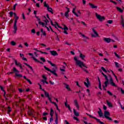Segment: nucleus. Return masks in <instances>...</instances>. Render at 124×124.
Wrapping results in <instances>:
<instances>
[{
  "label": "nucleus",
  "instance_id": "nucleus-53",
  "mask_svg": "<svg viewBox=\"0 0 124 124\" xmlns=\"http://www.w3.org/2000/svg\"><path fill=\"white\" fill-rule=\"evenodd\" d=\"M108 24H112V23H113V20H108Z\"/></svg>",
  "mask_w": 124,
  "mask_h": 124
},
{
  "label": "nucleus",
  "instance_id": "nucleus-29",
  "mask_svg": "<svg viewBox=\"0 0 124 124\" xmlns=\"http://www.w3.org/2000/svg\"><path fill=\"white\" fill-rule=\"evenodd\" d=\"M53 115H54V110H53V108H51L50 115L51 116V117H53Z\"/></svg>",
  "mask_w": 124,
  "mask_h": 124
},
{
  "label": "nucleus",
  "instance_id": "nucleus-18",
  "mask_svg": "<svg viewBox=\"0 0 124 124\" xmlns=\"http://www.w3.org/2000/svg\"><path fill=\"white\" fill-rule=\"evenodd\" d=\"M32 58L33 59V60H34V61H35L37 62H40V63H41V64H43V62H42L39 61L38 60H37V59L35 58L34 57H32Z\"/></svg>",
  "mask_w": 124,
  "mask_h": 124
},
{
  "label": "nucleus",
  "instance_id": "nucleus-39",
  "mask_svg": "<svg viewBox=\"0 0 124 124\" xmlns=\"http://www.w3.org/2000/svg\"><path fill=\"white\" fill-rule=\"evenodd\" d=\"M73 13L74 14H75V15H76V16H77V17H78L79 15H78V14H77V13H76V12H75V10H73V11H72Z\"/></svg>",
  "mask_w": 124,
  "mask_h": 124
},
{
  "label": "nucleus",
  "instance_id": "nucleus-5",
  "mask_svg": "<svg viewBox=\"0 0 124 124\" xmlns=\"http://www.w3.org/2000/svg\"><path fill=\"white\" fill-rule=\"evenodd\" d=\"M96 17H97V19H98L99 21H102L103 20L105 19V17L104 16H101L97 14V13H96Z\"/></svg>",
  "mask_w": 124,
  "mask_h": 124
},
{
  "label": "nucleus",
  "instance_id": "nucleus-32",
  "mask_svg": "<svg viewBox=\"0 0 124 124\" xmlns=\"http://www.w3.org/2000/svg\"><path fill=\"white\" fill-rule=\"evenodd\" d=\"M47 62H48V63H50L51 66H55V64L52 63V62H51V61H47Z\"/></svg>",
  "mask_w": 124,
  "mask_h": 124
},
{
  "label": "nucleus",
  "instance_id": "nucleus-62",
  "mask_svg": "<svg viewBox=\"0 0 124 124\" xmlns=\"http://www.w3.org/2000/svg\"><path fill=\"white\" fill-rule=\"evenodd\" d=\"M74 120H76V121H77V122H79V119H78V118H77V117H74Z\"/></svg>",
  "mask_w": 124,
  "mask_h": 124
},
{
  "label": "nucleus",
  "instance_id": "nucleus-21",
  "mask_svg": "<svg viewBox=\"0 0 124 124\" xmlns=\"http://www.w3.org/2000/svg\"><path fill=\"white\" fill-rule=\"evenodd\" d=\"M85 57L86 56L84 54H82V53H80L79 58H80L82 60H84Z\"/></svg>",
  "mask_w": 124,
  "mask_h": 124
},
{
  "label": "nucleus",
  "instance_id": "nucleus-52",
  "mask_svg": "<svg viewBox=\"0 0 124 124\" xmlns=\"http://www.w3.org/2000/svg\"><path fill=\"white\" fill-rule=\"evenodd\" d=\"M9 14H10V17H12V16H13V14H14V13H13V12H10L9 13Z\"/></svg>",
  "mask_w": 124,
  "mask_h": 124
},
{
  "label": "nucleus",
  "instance_id": "nucleus-46",
  "mask_svg": "<svg viewBox=\"0 0 124 124\" xmlns=\"http://www.w3.org/2000/svg\"><path fill=\"white\" fill-rule=\"evenodd\" d=\"M22 16L23 20L26 19V17L25 16V14L24 13H22Z\"/></svg>",
  "mask_w": 124,
  "mask_h": 124
},
{
  "label": "nucleus",
  "instance_id": "nucleus-14",
  "mask_svg": "<svg viewBox=\"0 0 124 124\" xmlns=\"http://www.w3.org/2000/svg\"><path fill=\"white\" fill-rule=\"evenodd\" d=\"M89 5H90L91 8H93V9L97 8V6H95L94 5V4L92 3H89Z\"/></svg>",
  "mask_w": 124,
  "mask_h": 124
},
{
  "label": "nucleus",
  "instance_id": "nucleus-61",
  "mask_svg": "<svg viewBox=\"0 0 124 124\" xmlns=\"http://www.w3.org/2000/svg\"><path fill=\"white\" fill-rule=\"evenodd\" d=\"M103 109H104V110H107V107H106V106H105L104 105V106H103Z\"/></svg>",
  "mask_w": 124,
  "mask_h": 124
},
{
  "label": "nucleus",
  "instance_id": "nucleus-22",
  "mask_svg": "<svg viewBox=\"0 0 124 124\" xmlns=\"http://www.w3.org/2000/svg\"><path fill=\"white\" fill-rule=\"evenodd\" d=\"M15 63L16 65H17V66H21L22 64L20 62H18V61L17 60L15 61Z\"/></svg>",
  "mask_w": 124,
  "mask_h": 124
},
{
  "label": "nucleus",
  "instance_id": "nucleus-33",
  "mask_svg": "<svg viewBox=\"0 0 124 124\" xmlns=\"http://www.w3.org/2000/svg\"><path fill=\"white\" fill-rule=\"evenodd\" d=\"M45 92V95H46V97H49V96H50V95H49V93L46 91H44Z\"/></svg>",
  "mask_w": 124,
  "mask_h": 124
},
{
  "label": "nucleus",
  "instance_id": "nucleus-11",
  "mask_svg": "<svg viewBox=\"0 0 124 124\" xmlns=\"http://www.w3.org/2000/svg\"><path fill=\"white\" fill-rule=\"evenodd\" d=\"M56 24L57 26V27H58V28H60V29H63V30H64V31H68V28H67V27H66V26L64 25V28H62V27L59 26V24H58L57 22H56Z\"/></svg>",
  "mask_w": 124,
  "mask_h": 124
},
{
  "label": "nucleus",
  "instance_id": "nucleus-48",
  "mask_svg": "<svg viewBox=\"0 0 124 124\" xmlns=\"http://www.w3.org/2000/svg\"><path fill=\"white\" fill-rule=\"evenodd\" d=\"M43 79H44V80H46L47 79V78L46 77V76H45V75H43Z\"/></svg>",
  "mask_w": 124,
  "mask_h": 124
},
{
  "label": "nucleus",
  "instance_id": "nucleus-51",
  "mask_svg": "<svg viewBox=\"0 0 124 124\" xmlns=\"http://www.w3.org/2000/svg\"><path fill=\"white\" fill-rule=\"evenodd\" d=\"M15 73V72H14V71H13V72H8L7 73V74L8 75H10V74H13V73Z\"/></svg>",
  "mask_w": 124,
  "mask_h": 124
},
{
  "label": "nucleus",
  "instance_id": "nucleus-16",
  "mask_svg": "<svg viewBox=\"0 0 124 124\" xmlns=\"http://www.w3.org/2000/svg\"><path fill=\"white\" fill-rule=\"evenodd\" d=\"M74 102L75 106L77 107L78 110H79V104H78L77 100H75Z\"/></svg>",
  "mask_w": 124,
  "mask_h": 124
},
{
  "label": "nucleus",
  "instance_id": "nucleus-6",
  "mask_svg": "<svg viewBox=\"0 0 124 124\" xmlns=\"http://www.w3.org/2000/svg\"><path fill=\"white\" fill-rule=\"evenodd\" d=\"M104 77H105V79L106 80L105 81L104 84L105 85V87H107V85L109 84V79H108V77L106 75H104Z\"/></svg>",
  "mask_w": 124,
  "mask_h": 124
},
{
  "label": "nucleus",
  "instance_id": "nucleus-56",
  "mask_svg": "<svg viewBox=\"0 0 124 124\" xmlns=\"http://www.w3.org/2000/svg\"><path fill=\"white\" fill-rule=\"evenodd\" d=\"M115 66H116L117 67H119V63H118V62H115Z\"/></svg>",
  "mask_w": 124,
  "mask_h": 124
},
{
  "label": "nucleus",
  "instance_id": "nucleus-8",
  "mask_svg": "<svg viewBox=\"0 0 124 124\" xmlns=\"http://www.w3.org/2000/svg\"><path fill=\"white\" fill-rule=\"evenodd\" d=\"M86 82H84V85L87 88H89L90 86H91V83H90V81H89V78H86Z\"/></svg>",
  "mask_w": 124,
  "mask_h": 124
},
{
  "label": "nucleus",
  "instance_id": "nucleus-20",
  "mask_svg": "<svg viewBox=\"0 0 124 124\" xmlns=\"http://www.w3.org/2000/svg\"><path fill=\"white\" fill-rule=\"evenodd\" d=\"M65 106L67 107L69 109V110L71 112V108L70 107V106L69 105L67 104V103L66 102H65Z\"/></svg>",
  "mask_w": 124,
  "mask_h": 124
},
{
  "label": "nucleus",
  "instance_id": "nucleus-45",
  "mask_svg": "<svg viewBox=\"0 0 124 124\" xmlns=\"http://www.w3.org/2000/svg\"><path fill=\"white\" fill-rule=\"evenodd\" d=\"M110 85H112L113 87H117V85H116L114 82H110Z\"/></svg>",
  "mask_w": 124,
  "mask_h": 124
},
{
  "label": "nucleus",
  "instance_id": "nucleus-43",
  "mask_svg": "<svg viewBox=\"0 0 124 124\" xmlns=\"http://www.w3.org/2000/svg\"><path fill=\"white\" fill-rule=\"evenodd\" d=\"M40 60H42V62H46V60H45V58H44L43 57H41Z\"/></svg>",
  "mask_w": 124,
  "mask_h": 124
},
{
  "label": "nucleus",
  "instance_id": "nucleus-7",
  "mask_svg": "<svg viewBox=\"0 0 124 124\" xmlns=\"http://www.w3.org/2000/svg\"><path fill=\"white\" fill-rule=\"evenodd\" d=\"M66 8L67 10L65 12L64 14V16H66V18H68V17H69V15H68V13L70 12V9L67 7H66Z\"/></svg>",
  "mask_w": 124,
  "mask_h": 124
},
{
  "label": "nucleus",
  "instance_id": "nucleus-10",
  "mask_svg": "<svg viewBox=\"0 0 124 124\" xmlns=\"http://www.w3.org/2000/svg\"><path fill=\"white\" fill-rule=\"evenodd\" d=\"M50 54H51L52 56H58V55H59V54H58V52H57V51L55 50H50Z\"/></svg>",
  "mask_w": 124,
  "mask_h": 124
},
{
  "label": "nucleus",
  "instance_id": "nucleus-2",
  "mask_svg": "<svg viewBox=\"0 0 124 124\" xmlns=\"http://www.w3.org/2000/svg\"><path fill=\"white\" fill-rule=\"evenodd\" d=\"M104 116L105 118H106V119H107V120H108V121H113V120H112V118L109 117V116H110V112L109 111H105Z\"/></svg>",
  "mask_w": 124,
  "mask_h": 124
},
{
  "label": "nucleus",
  "instance_id": "nucleus-19",
  "mask_svg": "<svg viewBox=\"0 0 124 124\" xmlns=\"http://www.w3.org/2000/svg\"><path fill=\"white\" fill-rule=\"evenodd\" d=\"M98 80L99 82V88L101 91H102V88H101V81H100V79H99V78H98Z\"/></svg>",
  "mask_w": 124,
  "mask_h": 124
},
{
  "label": "nucleus",
  "instance_id": "nucleus-47",
  "mask_svg": "<svg viewBox=\"0 0 124 124\" xmlns=\"http://www.w3.org/2000/svg\"><path fill=\"white\" fill-rule=\"evenodd\" d=\"M17 5H18V4H17V3H16V4L14 5V7H13L14 10H16V6H17Z\"/></svg>",
  "mask_w": 124,
  "mask_h": 124
},
{
  "label": "nucleus",
  "instance_id": "nucleus-54",
  "mask_svg": "<svg viewBox=\"0 0 124 124\" xmlns=\"http://www.w3.org/2000/svg\"><path fill=\"white\" fill-rule=\"evenodd\" d=\"M27 81H28V82L29 83V84H30L31 85V84H32V82H31V80L29 79H27Z\"/></svg>",
  "mask_w": 124,
  "mask_h": 124
},
{
  "label": "nucleus",
  "instance_id": "nucleus-55",
  "mask_svg": "<svg viewBox=\"0 0 124 124\" xmlns=\"http://www.w3.org/2000/svg\"><path fill=\"white\" fill-rule=\"evenodd\" d=\"M114 54L116 56V57H117V58H118V59H120V56H119V55H118V54H117V53L114 52Z\"/></svg>",
  "mask_w": 124,
  "mask_h": 124
},
{
  "label": "nucleus",
  "instance_id": "nucleus-13",
  "mask_svg": "<svg viewBox=\"0 0 124 124\" xmlns=\"http://www.w3.org/2000/svg\"><path fill=\"white\" fill-rule=\"evenodd\" d=\"M104 40L107 43H110L111 42V39L110 38H104Z\"/></svg>",
  "mask_w": 124,
  "mask_h": 124
},
{
  "label": "nucleus",
  "instance_id": "nucleus-28",
  "mask_svg": "<svg viewBox=\"0 0 124 124\" xmlns=\"http://www.w3.org/2000/svg\"><path fill=\"white\" fill-rule=\"evenodd\" d=\"M47 10H48V11H49V12L52 13V14H54V13L52 12L53 9H52V8L49 7L48 8H47Z\"/></svg>",
  "mask_w": 124,
  "mask_h": 124
},
{
  "label": "nucleus",
  "instance_id": "nucleus-35",
  "mask_svg": "<svg viewBox=\"0 0 124 124\" xmlns=\"http://www.w3.org/2000/svg\"><path fill=\"white\" fill-rule=\"evenodd\" d=\"M108 76L109 77L110 83L113 82L114 80H113V78H112V77L110 75H108Z\"/></svg>",
  "mask_w": 124,
  "mask_h": 124
},
{
  "label": "nucleus",
  "instance_id": "nucleus-58",
  "mask_svg": "<svg viewBox=\"0 0 124 124\" xmlns=\"http://www.w3.org/2000/svg\"><path fill=\"white\" fill-rule=\"evenodd\" d=\"M31 32H32V33H35V30H34V29L31 30Z\"/></svg>",
  "mask_w": 124,
  "mask_h": 124
},
{
  "label": "nucleus",
  "instance_id": "nucleus-50",
  "mask_svg": "<svg viewBox=\"0 0 124 124\" xmlns=\"http://www.w3.org/2000/svg\"><path fill=\"white\" fill-rule=\"evenodd\" d=\"M11 110H12L11 108H10V107H8V113L11 112Z\"/></svg>",
  "mask_w": 124,
  "mask_h": 124
},
{
  "label": "nucleus",
  "instance_id": "nucleus-30",
  "mask_svg": "<svg viewBox=\"0 0 124 124\" xmlns=\"http://www.w3.org/2000/svg\"><path fill=\"white\" fill-rule=\"evenodd\" d=\"M44 18H45V20H44V21L46 22V24L47 25L48 23H49V20L47 19L46 16H44Z\"/></svg>",
  "mask_w": 124,
  "mask_h": 124
},
{
  "label": "nucleus",
  "instance_id": "nucleus-25",
  "mask_svg": "<svg viewBox=\"0 0 124 124\" xmlns=\"http://www.w3.org/2000/svg\"><path fill=\"white\" fill-rule=\"evenodd\" d=\"M107 103L108 107H113V105H112V103H111V102H109L108 100L107 101Z\"/></svg>",
  "mask_w": 124,
  "mask_h": 124
},
{
  "label": "nucleus",
  "instance_id": "nucleus-60",
  "mask_svg": "<svg viewBox=\"0 0 124 124\" xmlns=\"http://www.w3.org/2000/svg\"><path fill=\"white\" fill-rule=\"evenodd\" d=\"M110 2H112L113 3H114V4H117V2H115V1H113L112 0H110Z\"/></svg>",
  "mask_w": 124,
  "mask_h": 124
},
{
  "label": "nucleus",
  "instance_id": "nucleus-49",
  "mask_svg": "<svg viewBox=\"0 0 124 124\" xmlns=\"http://www.w3.org/2000/svg\"><path fill=\"white\" fill-rule=\"evenodd\" d=\"M107 93H108V94H109V95H113V93H112V92H110L109 91H108Z\"/></svg>",
  "mask_w": 124,
  "mask_h": 124
},
{
  "label": "nucleus",
  "instance_id": "nucleus-57",
  "mask_svg": "<svg viewBox=\"0 0 124 124\" xmlns=\"http://www.w3.org/2000/svg\"><path fill=\"white\" fill-rule=\"evenodd\" d=\"M49 122L50 123H52V122H53V116H51V117L50 118Z\"/></svg>",
  "mask_w": 124,
  "mask_h": 124
},
{
  "label": "nucleus",
  "instance_id": "nucleus-1",
  "mask_svg": "<svg viewBox=\"0 0 124 124\" xmlns=\"http://www.w3.org/2000/svg\"><path fill=\"white\" fill-rule=\"evenodd\" d=\"M74 59L76 62V64H77V65H78V66H79V67H80L81 68H82L83 66H84V67H86V68H88V67L85 65V64L84 63V62H83L80 60H78L77 57H74Z\"/></svg>",
  "mask_w": 124,
  "mask_h": 124
},
{
  "label": "nucleus",
  "instance_id": "nucleus-24",
  "mask_svg": "<svg viewBox=\"0 0 124 124\" xmlns=\"http://www.w3.org/2000/svg\"><path fill=\"white\" fill-rule=\"evenodd\" d=\"M55 116H56L55 123H59V118L58 117V113H57V112H55Z\"/></svg>",
  "mask_w": 124,
  "mask_h": 124
},
{
  "label": "nucleus",
  "instance_id": "nucleus-59",
  "mask_svg": "<svg viewBox=\"0 0 124 124\" xmlns=\"http://www.w3.org/2000/svg\"><path fill=\"white\" fill-rule=\"evenodd\" d=\"M46 115H48V113L47 112H45L43 113V116H46Z\"/></svg>",
  "mask_w": 124,
  "mask_h": 124
},
{
  "label": "nucleus",
  "instance_id": "nucleus-3",
  "mask_svg": "<svg viewBox=\"0 0 124 124\" xmlns=\"http://www.w3.org/2000/svg\"><path fill=\"white\" fill-rule=\"evenodd\" d=\"M13 71H14V72H16L15 74L16 77H19V78H22V77H23V75L19 74V71L17 70L15 67H13Z\"/></svg>",
  "mask_w": 124,
  "mask_h": 124
},
{
  "label": "nucleus",
  "instance_id": "nucleus-63",
  "mask_svg": "<svg viewBox=\"0 0 124 124\" xmlns=\"http://www.w3.org/2000/svg\"><path fill=\"white\" fill-rule=\"evenodd\" d=\"M121 93L123 94H124V90H123V88H121Z\"/></svg>",
  "mask_w": 124,
  "mask_h": 124
},
{
  "label": "nucleus",
  "instance_id": "nucleus-42",
  "mask_svg": "<svg viewBox=\"0 0 124 124\" xmlns=\"http://www.w3.org/2000/svg\"><path fill=\"white\" fill-rule=\"evenodd\" d=\"M79 34H81L82 36H83V37H84V38H86L87 39L89 38L88 37L86 36L84 34H82V33H79Z\"/></svg>",
  "mask_w": 124,
  "mask_h": 124
},
{
  "label": "nucleus",
  "instance_id": "nucleus-12",
  "mask_svg": "<svg viewBox=\"0 0 124 124\" xmlns=\"http://www.w3.org/2000/svg\"><path fill=\"white\" fill-rule=\"evenodd\" d=\"M99 111H98V114H99V117H103V113L102 112V110H101V108H98Z\"/></svg>",
  "mask_w": 124,
  "mask_h": 124
},
{
  "label": "nucleus",
  "instance_id": "nucleus-36",
  "mask_svg": "<svg viewBox=\"0 0 124 124\" xmlns=\"http://www.w3.org/2000/svg\"><path fill=\"white\" fill-rule=\"evenodd\" d=\"M65 88L68 90V91H71V89H70V88H69V85H66L65 86Z\"/></svg>",
  "mask_w": 124,
  "mask_h": 124
},
{
  "label": "nucleus",
  "instance_id": "nucleus-34",
  "mask_svg": "<svg viewBox=\"0 0 124 124\" xmlns=\"http://www.w3.org/2000/svg\"><path fill=\"white\" fill-rule=\"evenodd\" d=\"M110 71L112 72L113 76L115 78V79H116V80L118 81V78L117 77V76L115 75V73H114V72L112 70H110Z\"/></svg>",
  "mask_w": 124,
  "mask_h": 124
},
{
  "label": "nucleus",
  "instance_id": "nucleus-31",
  "mask_svg": "<svg viewBox=\"0 0 124 124\" xmlns=\"http://www.w3.org/2000/svg\"><path fill=\"white\" fill-rule=\"evenodd\" d=\"M44 6H45V7H46L47 8L50 7V6L48 4L46 3V1L44 2Z\"/></svg>",
  "mask_w": 124,
  "mask_h": 124
},
{
  "label": "nucleus",
  "instance_id": "nucleus-17",
  "mask_svg": "<svg viewBox=\"0 0 124 124\" xmlns=\"http://www.w3.org/2000/svg\"><path fill=\"white\" fill-rule=\"evenodd\" d=\"M14 32H15V33H16V32H17V30H18V28H17V24H14Z\"/></svg>",
  "mask_w": 124,
  "mask_h": 124
},
{
  "label": "nucleus",
  "instance_id": "nucleus-9",
  "mask_svg": "<svg viewBox=\"0 0 124 124\" xmlns=\"http://www.w3.org/2000/svg\"><path fill=\"white\" fill-rule=\"evenodd\" d=\"M93 32H94V34L95 35L92 34V36H93V37H96V36H98V33H97V32H96V31H95L94 29H93Z\"/></svg>",
  "mask_w": 124,
  "mask_h": 124
},
{
  "label": "nucleus",
  "instance_id": "nucleus-27",
  "mask_svg": "<svg viewBox=\"0 0 124 124\" xmlns=\"http://www.w3.org/2000/svg\"><path fill=\"white\" fill-rule=\"evenodd\" d=\"M116 9L121 13H123V12H124V10L119 7H116Z\"/></svg>",
  "mask_w": 124,
  "mask_h": 124
},
{
  "label": "nucleus",
  "instance_id": "nucleus-15",
  "mask_svg": "<svg viewBox=\"0 0 124 124\" xmlns=\"http://www.w3.org/2000/svg\"><path fill=\"white\" fill-rule=\"evenodd\" d=\"M28 114L29 116H33V110L29 109L28 111Z\"/></svg>",
  "mask_w": 124,
  "mask_h": 124
},
{
  "label": "nucleus",
  "instance_id": "nucleus-40",
  "mask_svg": "<svg viewBox=\"0 0 124 124\" xmlns=\"http://www.w3.org/2000/svg\"><path fill=\"white\" fill-rule=\"evenodd\" d=\"M101 69L103 70V71H104V72H105L106 73H107V70H106V69H105V67H102Z\"/></svg>",
  "mask_w": 124,
  "mask_h": 124
},
{
  "label": "nucleus",
  "instance_id": "nucleus-64",
  "mask_svg": "<svg viewBox=\"0 0 124 124\" xmlns=\"http://www.w3.org/2000/svg\"><path fill=\"white\" fill-rule=\"evenodd\" d=\"M64 123H65L66 124H70L67 120H64Z\"/></svg>",
  "mask_w": 124,
  "mask_h": 124
},
{
  "label": "nucleus",
  "instance_id": "nucleus-41",
  "mask_svg": "<svg viewBox=\"0 0 124 124\" xmlns=\"http://www.w3.org/2000/svg\"><path fill=\"white\" fill-rule=\"evenodd\" d=\"M124 23V16H121V24Z\"/></svg>",
  "mask_w": 124,
  "mask_h": 124
},
{
  "label": "nucleus",
  "instance_id": "nucleus-38",
  "mask_svg": "<svg viewBox=\"0 0 124 124\" xmlns=\"http://www.w3.org/2000/svg\"><path fill=\"white\" fill-rule=\"evenodd\" d=\"M11 44L12 46H15V45H16V42H14V41H12L11 42Z\"/></svg>",
  "mask_w": 124,
  "mask_h": 124
},
{
  "label": "nucleus",
  "instance_id": "nucleus-26",
  "mask_svg": "<svg viewBox=\"0 0 124 124\" xmlns=\"http://www.w3.org/2000/svg\"><path fill=\"white\" fill-rule=\"evenodd\" d=\"M74 114L77 117H78L79 116V112L76 111V110H75V109H74Z\"/></svg>",
  "mask_w": 124,
  "mask_h": 124
},
{
  "label": "nucleus",
  "instance_id": "nucleus-44",
  "mask_svg": "<svg viewBox=\"0 0 124 124\" xmlns=\"http://www.w3.org/2000/svg\"><path fill=\"white\" fill-rule=\"evenodd\" d=\"M41 82H42L44 84V83H46V84H48V82L47 81V80H44V79H42Z\"/></svg>",
  "mask_w": 124,
  "mask_h": 124
},
{
  "label": "nucleus",
  "instance_id": "nucleus-23",
  "mask_svg": "<svg viewBox=\"0 0 124 124\" xmlns=\"http://www.w3.org/2000/svg\"><path fill=\"white\" fill-rule=\"evenodd\" d=\"M24 64H25V65H27V66H28L32 71H33V69H32V67H31L30 64H28V63L25 62L24 63Z\"/></svg>",
  "mask_w": 124,
  "mask_h": 124
},
{
  "label": "nucleus",
  "instance_id": "nucleus-4",
  "mask_svg": "<svg viewBox=\"0 0 124 124\" xmlns=\"http://www.w3.org/2000/svg\"><path fill=\"white\" fill-rule=\"evenodd\" d=\"M44 68L46 70H47V71H49V72H51V73H52L53 75H55V76H58V74L57 73H56V70H51L49 68L46 67V66H44Z\"/></svg>",
  "mask_w": 124,
  "mask_h": 124
},
{
  "label": "nucleus",
  "instance_id": "nucleus-37",
  "mask_svg": "<svg viewBox=\"0 0 124 124\" xmlns=\"http://www.w3.org/2000/svg\"><path fill=\"white\" fill-rule=\"evenodd\" d=\"M39 24L42 25V26H43V27H44V26L45 25V23H44V22H41V20L39 21Z\"/></svg>",
  "mask_w": 124,
  "mask_h": 124
}]
</instances>
